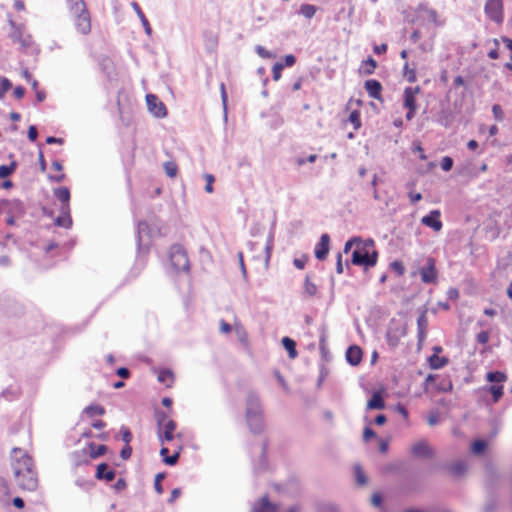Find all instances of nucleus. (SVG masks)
<instances>
[{
  "mask_svg": "<svg viewBox=\"0 0 512 512\" xmlns=\"http://www.w3.org/2000/svg\"><path fill=\"white\" fill-rule=\"evenodd\" d=\"M11 467L17 485L22 490L35 491L38 487V477L32 458L21 448L11 451Z\"/></svg>",
  "mask_w": 512,
  "mask_h": 512,
  "instance_id": "nucleus-1",
  "label": "nucleus"
},
{
  "mask_svg": "<svg viewBox=\"0 0 512 512\" xmlns=\"http://www.w3.org/2000/svg\"><path fill=\"white\" fill-rule=\"evenodd\" d=\"M245 419L252 433L259 434L263 431V407L259 395L254 391H250L246 397Z\"/></svg>",
  "mask_w": 512,
  "mask_h": 512,
  "instance_id": "nucleus-2",
  "label": "nucleus"
},
{
  "mask_svg": "<svg viewBox=\"0 0 512 512\" xmlns=\"http://www.w3.org/2000/svg\"><path fill=\"white\" fill-rule=\"evenodd\" d=\"M66 3L77 31L83 35L88 34L91 31V19L84 0H66Z\"/></svg>",
  "mask_w": 512,
  "mask_h": 512,
  "instance_id": "nucleus-3",
  "label": "nucleus"
},
{
  "mask_svg": "<svg viewBox=\"0 0 512 512\" xmlns=\"http://www.w3.org/2000/svg\"><path fill=\"white\" fill-rule=\"evenodd\" d=\"M163 234L162 226L158 222L148 223L147 221H139L137 225L138 253H147L150 239L162 236Z\"/></svg>",
  "mask_w": 512,
  "mask_h": 512,
  "instance_id": "nucleus-4",
  "label": "nucleus"
},
{
  "mask_svg": "<svg viewBox=\"0 0 512 512\" xmlns=\"http://www.w3.org/2000/svg\"><path fill=\"white\" fill-rule=\"evenodd\" d=\"M169 258L171 266L175 271H189V260L185 249L181 245L175 244L170 248Z\"/></svg>",
  "mask_w": 512,
  "mask_h": 512,
  "instance_id": "nucleus-5",
  "label": "nucleus"
},
{
  "mask_svg": "<svg viewBox=\"0 0 512 512\" xmlns=\"http://www.w3.org/2000/svg\"><path fill=\"white\" fill-rule=\"evenodd\" d=\"M251 512H298V507L291 506L286 508L271 502L268 496H263L253 504Z\"/></svg>",
  "mask_w": 512,
  "mask_h": 512,
  "instance_id": "nucleus-6",
  "label": "nucleus"
},
{
  "mask_svg": "<svg viewBox=\"0 0 512 512\" xmlns=\"http://www.w3.org/2000/svg\"><path fill=\"white\" fill-rule=\"evenodd\" d=\"M378 254L376 251L369 253L366 250L356 249L352 253L351 262L356 266L364 267L365 269L374 267L377 263Z\"/></svg>",
  "mask_w": 512,
  "mask_h": 512,
  "instance_id": "nucleus-7",
  "label": "nucleus"
},
{
  "mask_svg": "<svg viewBox=\"0 0 512 512\" xmlns=\"http://www.w3.org/2000/svg\"><path fill=\"white\" fill-rule=\"evenodd\" d=\"M486 16L495 22L501 24L504 20V8L502 0H487L484 6Z\"/></svg>",
  "mask_w": 512,
  "mask_h": 512,
  "instance_id": "nucleus-8",
  "label": "nucleus"
},
{
  "mask_svg": "<svg viewBox=\"0 0 512 512\" xmlns=\"http://www.w3.org/2000/svg\"><path fill=\"white\" fill-rule=\"evenodd\" d=\"M407 334V329L404 324L391 321L387 333L386 340L390 347L395 348L398 346L400 340Z\"/></svg>",
  "mask_w": 512,
  "mask_h": 512,
  "instance_id": "nucleus-9",
  "label": "nucleus"
},
{
  "mask_svg": "<svg viewBox=\"0 0 512 512\" xmlns=\"http://www.w3.org/2000/svg\"><path fill=\"white\" fill-rule=\"evenodd\" d=\"M146 104L148 111L156 118H164L167 115V109L164 103L154 94L146 95Z\"/></svg>",
  "mask_w": 512,
  "mask_h": 512,
  "instance_id": "nucleus-10",
  "label": "nucleus"
},
{
  "mask_svg": "<svg viewBox=\"0 0 512 512\" xmlns=\"http://www.w3.org/2000/svg\"><path fill=\"white\" fill-rule=\"evenodd\" d=\"M421 280L425 284L435 283L437 280V270L433 258H428L426 264L419 269Z\"/></svg>",
  "mask_w": 512,
  "mask_h": 512,
  "instance_id": "nucleus-11",
  "label": "nucleus"
},
{
  "mask_svg": "<svg viewBox=\"0 0 512 512\" xmlns=\"http://www.w3.org/2000/svg\"><path fill=\"white\" fill-rule=\"evenodd\" d=\"M441 213L439 210H432L427 215L423 216L421 219V223L438 232L442 229L443 223L440 219Z\"/></svg>",
  "mask_w": 512,
  "mask_h": 512,
  "instance_id": "nucleus-12",
  "label": "nucleus"
},
{
  "mask_svg": "<svg viewBox=\"0 0 512 512\" xmlns=\"http://www.w3.org/2000/svg\"><path fill=\"white\" fill-rule=\"evenodd\" d=\"M425 382L427 384L434 382V386L439 392H450L453 389V384L448 377H440L437 375L429 374L426 377Z\"/></svg>",
  "mask_w": 512,
  "mask_h": 512,
  "instance_id": "nucleus-13",
  "label": "nucleus"
},
{
  "mask_svg": "<svg viewBox=\"0 0 512 512\" xmlns=\"http://www.w3.org/2000/svg\"><path fill=\"white\" fill-rule=\"evenodd\" d=\"M54 196L60 201L59 210H70L71 193L68 187L62 186L53 190Z\"/></svg>",
  "mask_w": 512,
  "mask_h": 512,
  "instance_id": "nucleus-14",
  "label": "nucleus"
},
{
  "mask_svg": "<svg viewBox=\"0 0 512 512\" xmlns=\"http://www.w3.org/2000/svg\"><path fill=\"white\" fill-rule=\"evenodd\" d=\"M330 248V236L328 234H322L320 237L319 242L316 244L315 247V257L322 261L326 259Z\"/></svg>",
  "mask_w": 512,
  "mask_h": 512,
  "instance_id": "nucleus-15",
  "label": "nucleus"
},
{
  "mask_svg": "<svg viewBox=\"0 0 512 512\" xmlns=\"http://www.w3.org/2000/svg\"><path fill=\"white\" fill-rule=\"evenodd\" d=\"M420 92V87H406L403 92V107L417 109L416 95Z\"/></svg>",
  "mask_w": 512,
  "mask_h": 512,
  "instance_id": "nucleus-16",
  "label": "nucleus"
},
{
  "mask_svg": "<svg viewBox=\"0 0 512 512\" xmlns=\"http://www.w3.org/2000/svg\"><path fill=\"white\" fill-rule=\"evenodd\" d=\"M411 453L415 457H420V458H430L433 456V450L425 440L416 442L411 447Z\"/></svg>",
  "mask_w": 512,
  "mask_h": 512,
  "instance_id": "nucleus-17",
  "label": "nucleus"
},
{
  "mask_svg": "<svg viewBox=\"0 0 512 512\" xmlns=\"http://www.w3.org/2000/svg\"><path fill=\"white\" fill-rule=\"evenodd\" d=\"M176 422L174 420H167L166 423L158 431L159 441L163 444L165 441L170 442L174 439V431L176 429Z\"/></svg>",
  "mask_w": 512,
  "mask_h": 512,
  "instance_id": "nucleus-18",
  "label": "nucleus"
},
{
  "mask_svg": "<svg viewBox=\"0 0 512 512\" xmlns=\"http://www.w3.org/2000/svg\"><path fill=\"white\" fill-rule=\"evenodd\" d=\"M362 350L357 345H351L346 351V360L352 366H357L362 360Z\"/></svg>",
  "mask_w": 512,
  "mask_h": 512,
  "instance_id": "nucleus-19",
  "label": "nucleus"
},
{
  "mask_svg": "<svg viewBox=\"0 0 512 512\" xmlns=\"http://www.w3.org/2000/svg\"><path fill=\"white\" fill-rule=\"evenodd\" d=\"M364 88L371 98H374V99L380 98L381 91H382V85L378 80H376V79L366 80L364 83Z\"/></svg>",
  "mask_w": 512,
  "mask_h": 512,
  "instance_id": "nucleus-20",
  "label": "nucleus"
},
{
  "mask_svg": "<svg viewBox=\"0 0 512 512\" xmlns=\"http://www.w3.org/2000/svg\"><path fill=\"white\" fill-rule=\"evenodd\" d=\"M116 476L115 470L111 469L107 463H101L97 466L96 478L106 480L108 482L114 480Z\"/></svg>",
  "mask_w": 512,
  "mask_h": 512,
  "instance_id": "nucleus-21",
  "label": "nucleus"
},
{
  "mask_svg": "<svg viewBox=\"0 0 512 512\" xmlns=\"http://www.w3.org/2000/svg\"><path fill=\"white\" fill-rule=\"evenodd\" d=\"M385 408V401L382 394L378 391L374 392L367 402V410H382Z\"/></svg>",
  "mask_w": 512,
  "mask_h": 512,
  "instance_id": "nucleus-22",
  "label": "nucleus"
},
{
  "mask_svg": "<svg viewBox=\"0 0 512 512\" xmlns=\"http://www.w3.org/2000/svg\"><path fill=\"white\" fill-rule=\"evenodd\" d=\"M9 23L13 28H16L14 33L15 40L18 41L23 48H29L33 43L32 37L30 35H25L21 31L20 27H16L14 21L10 20Z\"/></svg>",
  "mask_w": 512,
  "mask_h": 512,
  "instance_id": "nucleus-23",
  "label": "nucleus"
},
{
  "mask_svg": "<svg viewBox=\"0 0 512 512\" xmlns=\"http://www.w3.org/2000/svg\"><path fill=\"white\" fill-rule=\"evenodd\" d=\"M60 215L55 219V225L59 227H63L66 229H70L72 227L73 221L71 218V211L70 210H59Z\"/></svg>",
  "mask_w": 512,
  "mask_h": 512,
  "instance_id": "nucleus-24",
  "label": "nucleus"
},
{
  "mask_svg": "<svg viewBox=\"0 0 512 512\" xmlns=\"http://www.w3.org/2000/svg\"><path fill=\"white\" fill-rule=\"evenodd\" d=\"M486 380L493 385H502L507 380L505 373L501 371H490L486 374Z\"/></svg>",
  "mask_w": 512,
  "mask_h": 512,
  "instance_id": "nucleus-25",
  "label": "nucleus"
},
{
  "mask_svg": "<svg viewBox=\"0 0 512 512\" xmlns=\"http://www.w3.org/2000/svg\"><path fill=\"white\" fill-rule=\"evenodd\" d=\"M132 7L135 10L137 16L139 17V19H140V21H141V23L143 25V28L145 30V33L147 35H151V33H152L151 26H150L149 21L147 20V18L145 16V14L141 10L140 6L136 2H133L132 3Z\"/></svg>",
  "mask_w": 512,
  "mask_h": 512,
  "instance_id": "nucleus-26",
  "label": "nucleus"
},
{
  "mask_svg": "<svg viewBox=\"0 0 512 512\" xmlns=\"http://www.w3.org/2000/svg\"><path fill=\"white\" fill-rule=\"evenodd\" d=\"M485 391L489 392L492 395L493 402L497 403L504 394V386L503 385H490L483 388Z\"/></svg>",
  "mask_w": 512,
  "mask_h": 512,
  "instance_id": "nucleus-27",
  "label": "nucleus"
},
{
  "mask_svg": "<svg viewBox=\"0 0 512 512\" xmlns=\"http://www.w3.org/2000/svg\"><path fill=\"white\" fill-rule=\"evenodd\" d=\"M282 345L288 352V355L290 358L293 359L297 356L296 342L293 339H291L289 337H283Z\"/></svg>",
  "mask_w": 512,
  "mask_h": 512,
  "instance_id": "nucleus-28",
  "label": "nucleus"
},
{
  "mask_svg": "<svg viewBox=\"0 0 512 512\" xmlns=\"http://www.w3.org/2000/svg\"><path fill=\"white\" fill-rule=\"evenodd\" d=\"M158 381L170 387L173 382V372L170 369H161L158 373Z\"/></svg>",
  "mask_w": 512,
  "mask_h": 512,
  "instance_id": "nucleus-29",
  "label": "nucleus"
},
{
  "mask_svg": "<svg viewBox=\"0 0 512 512\" xmlns=\"http://www.w3.org/2000/svg\"><path fill=\"white\" fill-rule=\"evenodd\" d=\"M428 361L432 369H440L448 363V359L446 357H439L435 354L430 356Z\"/></svg>",
  "mask_w": 512,
  "mask_h": 512,
  "instance_id": "nucleus-30",
  "label": "nucleus"
},
{
  "mask_svg": "<svg viewBox=\"0 0 512 512\" xmlns=\"http://www.w3.org/2000/svg\"><path fill=\"white\" fill-rule=\"evenodd\" d=\"M84 413L89 417L101 416L105 414V409L101 405L92 404L84 409Z\"/></svg>",
  "mask_w": 512,
  "mask_h": 512,
  "instance_id": "nucleus-31",
  "label": "nucleus"
},
{
  "mask_svg": "<svg viewBox=\"0 0 512 512\" xmlns=\"http://www.w3.org/2000/svg\"><path fill=\"white\" fill-rule=\"evenodd\" d=\"M317 11L316 6L304 3L300 6L299 14L303 15L306 19H311Z\"/></svg>",
  "mask_w": 512,
  "mask_h": 512,
  "instance_id": "nucleus-32",
  "label": "nucleus"
},
{
  "mask_svg": "<svg viewBox=\"0 0 512 512\" xmlns=\"http://www.w3.org/2000/svg\"><path fill=\"white\" fill-rule=\"evenodd\" d=\"M107 451L106 445H95L94 443L90 444V456L92 459H96L102 455H104Z\"/></svg>",
  "mask_w": 512,
  "mask_h": 512,
  "instance_id": "nucleus-33",
  "label": "nucleus"
},
{
  "mask_svg": "<svg viewBox=\"0 0 512 512\" xmlns=\"http://www.w3.org/2000/svg\"><path fill=\"white\" fill-rule=\"evenodd\" d=\"M17 168V163L12 161L9 165L0 166V178L5 179L10 176Z\"/></svg>",
  "mask_w": 512,
  "mask_h": 512,
  "instance_id": "nucleus-34",
  "label": "nucleus"
},
{
  "mask_svg": "<svg viewBox=\"0 0 512 512\" xmlns=\"http://www.w3.org/2000/svg\"><path fill=\"white\" fill-rule=\"evenodd\" d=\"M450 471L455 476H460L466 471V464L461 460L455 461L450 465Z\"/></svg>",
  "mask_w": 512,
  "mask_h": 512,
  "instance_id": "nucleus-35",
  "label": "nucleus"
},
{
  "mask_svg": "<svg viewBox=\"0 0 512 512\" xmlns=\"http://www.w3.org/2000/svg\"><path fill=\"white\" fill-rule=\"evenodd\" d=\"M273 240H274V233L271 230L268 234L267 242H266V246H265V262H266V264L269 262V260L271 258V253H272V249H273Z\"/></svg>",
  "mask_w": 512,
  "mask_h": 512,
  "instance_id": "nucleus-36",
  "label": "nucleus"
},
{
  "mask_svg": "<svg viewBox=\"0 0 512 512\" xmlns=\"http://www.w3.org/2000/svg\"><path fill=\"white\" fill-rule=\"evenodd\" d=\"M486 448H487V443L485 440H482V439L475 440L471 446V450L475 455L482 454L486 450Z\"/></svg>",
  "mask_w": 512,
  "mask_h": 512,
  "instance_id": "nucleus-37",
  "label": "nucleus"
},
{
  "mask_svg": "<svg viewBox=\"0 0 512 512\" xmlns=\"http://www.w3.org/2000/svg\"><path fill=\"white\" fill-rule=\"evenodd\" d=\"M266 448H267V443H266V442H264V443L262 444V448H261V456H260L259 462H258L257 466H255V470H256V471H262V470H265V469H266V467H267V460H266V456H265Z\"/></svg>",
  "mask_w": 512,
  "mask_h": 512,
  "instance_id": "nucleus-38",
  "label": "nucleus"
},
{
  "mask_svg": "<svg viewBox=\"0 0 512 512\" xmlns=\"http://www.w3.org/2000/svg\"><path fill=\"white\" fill-rule=\"evenodd\" d=\"M8 485L4 479H0V503L8 504Z\"/></svg>",
  "mask_w": 512,
  "mask_h": 512,
  "instance_id": "nucleus-39",
  "label": "nucleus"
},
{
  "mask_svg": "<svg viewBox=\"0 0 512 512\" xmlns=\"http://www.w3.org/2000/svg\"><path fill=\"white\" fill-rule=\"evenodd\" d=\"M404 77L408 82L413 83L416 81V71L414 68H410L409 64L406 62L403 67Z\"/></svg>",
  "mask_w": 512,
  "mask_h": 512,
  "instance_id": "nucleus-40",
  "label": "nucleus"
},
{
  "mask_svg": "<svg viewBox=\"0 0 512 512\" xmlns=\"http://www.w3.org/2000/svg\"><path fill=\"white\" fill-rule=\"evenodd\" d=\"M349 122L353 125L354 129L357 130L361 126L360 113L354 110L349 115Z\"/></svg>",
  "mask_w": 512,
  "mask_h": 512,
  "instance_id": "nucleus-41",
  "label": "nucleus"
},
{
  "mask_svg": "<svg viewBox=\"0 0 512 512\" xmlns=\"http://www.w3.org/2000/svg\"><path fill=\"white\" fill-rule=\"evenodd\" d=\"M428 318L426 311L420 313L417 318V330H427Z\"/></svg>",
  "mask_w": 512,
  "mask_h": 512,
  "instance_id": "nucleus-42",
  "label": "nucleus"
},
{
  "mask_svg": "<svg viewBox=\"0 0 512 512\" xmlns=\"http://www.w3.org/2000/svg\"><path fill=\"white\" fill-rule=\"evenodd\" d=\"M304 291L309 296H314L317 293V286L310 282L309 277L307 276L304 282Z\"/></svg>",
  "mask_w": 512,
  "mask_h": 512,
  "instance_id": "nucleus-43",
  "label": "nucleus"
},
{
  "mask_svg": "<svg viewBox=\"0 0 512 512\" xmlns=\"http://www.w3.org/2000/svg\"><path fill=\"white\" fill-rule=\"evenodd\" d=\"M164 170L167 176L169 177H175L178 171L177 165L174 162H165L164 163Z\"/></svg>",
  "mask_w": 512,
  "mask_h": 512,
  "instance_id": "nucleus-44",
  "label": "nucleus"
},
{
  "mask_svg": "<svg viewBox=\"0 0 512 512\" xmlns=\"http://www.w3.org/2000/svg\"><path fill=\"white\" fill-rule=\"evenodd\" d=\"M255 52L257 53V55L259 57L264 58V59H271L274 57V54L272 52L268 51L266 48H264L261 45H256Z\"/></svg>",
  "mask_w": 512,
  "mask_h": 512,
  "instance_id": "nucleus-45",
  "label": "nucleus"
},
{
  "mask_svg": "<svg viewBox=\"0 0 512 512\" xmlns=\"http://www.w3.org/2000/svg\"><path fill=\"white\" fill-rule=\"evenodd\" d=\"M12 87L11 81L3 77L0 79V99L3 98L4 94Z\"/></svg>",
  "mask_w": 512,
  "mask_h": 512,
  "instance_id": "nucleus-46",
  "label": "nucleus"
},
{
  "mask_svg": "<svg viewBox=\"0 0 512 512\" xmlns=\"http://www.w3.org/2000/svg\"><path fill=\"white\" fill-rule=\"evenodd\" d=\"M453 159L450 157V156H444L442 159H441V162H440V166L442 168L443 171H450L453 167Z\"/></svg>",
  "mask_w": 512,
  "mask_h": 512,
  "instance_id": "nucleus-47",
  "label": "nucleus"
},
{
  "mask_svg": "<svg viewBox=\"0 0 512 512\" xmlns=\"http://www.w3.org/2000/svg\"><path fill=\"white\" fill-rule=\"evenodd\" d=\"M364 65L365 73L370 75L374 72L375 68L377 67V62L372 57H368L367 60L364 62Z\"/></svg>",
  "mask_w": 512,
  "mask_h": 512,
  "instance_id": "nucleus-48",
  "label": "nucleus"
},
{
  "mask_svg": "<svg viewBox=\"0 0 512 512\" xmlns=\"http://www.w3.org/2000/svg\"><path fill=\"white\" fill-rule=\"evenodd\" d=\"M284 69V65L280 62H277L272 67V77L273 80L278 81L281 78V72Z\"/></svg>",
  "mask_w": 512,
  "mask_h": 512,
  "instance_id": "nucleus-49",
  "label": "nucleus"
},
{
  "mask_svg": "<svg viewBox=\"0 0 512 512\" xmlns=\"http://www.w3.org/2000/svg\"><path fill=\"white\" fill-rule=\"evenodd\" d=\"M391 269L398 275L402 276L405 272L404 265L401 261L395 260L390 264Z\"/></svg>",
  "mask_w": 512,
  "mask_h": 512,
  "instance_id": "nucleus-50",
  "label": "nucleus"
},
{
  "mask_svg": "<svg viewBox=\"0 0 512 512\" xmlns=\"http://www.w3.org/2000/svg\"><path fill=\"white\" fill-rule=\"evenodd\" d=\"M179 457H180V451L178 450V451L174 452V454H172L170 456L168 455L167 457H165L163 459V462L169 466H174L178 462Z\"/></svg>",
  "mask_w": 512,
  "mask_h": 512,
  "instance_id": "nucleus-51",
  "label": "nucleus"
},
{
  "mask_svg": "<svg viewBox=\"0 0 512 512\" xmlns=\"http://www.w3.org/2000/svg\"><path fill=\"white\" fill-rule=\"evenodd\" d=\"M164 477H165L164 473H158L155 476L154 488L158 494L163 493V487L161 485V481L164 479Z\"/></svg>",
  "mask_w": 512,
  "mask_h": 512,
  "instance_id": "nucleus-52",
  "label": "nucleus"
},
{
  "mask_svg": "<svg viewBox=\"0 0 512 512\" xmlns=\"http://www.w3.org/2000/svg\"><path fill=\"white\" fill-rule=\"evenodd\" d=\"M355 477L359 485H364L367 482L366 476L359 466L355 467Z\"/></svg>",
  "mask_w": 512,
  "mask_h": 512,
  "instance_id": "nucleus-53",
  "label": "nucleus"
},
{
  "mask_svg": "<svg viewBox=\"0 0 512 512\" xmlns=\"http://www.w3.org/2000/svg\"><path fill=\"white\" fill-rule=\"evenodd\" d=\"M317 159L316 154H311L307 158L304 157H297L295 162L298 166H303L306 162L314 163Z\"/></svg>",
  "mask_w": 512,
  "mask_h": 512,
  "instance_id": "nucleus-54",
  "label": "nucleus"
},
{
  "mask_svg": "<svg viewBox=\"0 0 512 512\" xmlns=\"http://www.w3.org/2000/svg\"><path fill=\"white\" fill-rule=\"evenodd\" d=\"M356 243H361V238L360 237H352L350 238L344 245V249H343V252L344 253H348L351 248L353 247L354 244Z\"/></svg>",
  "mask_w": 512,
  "mask_h": 512,
  "instance_id": "nucleus-55",
  "label": "nucleus"
},
{
  "mask_svg": "<svg viewBox=\"0 0 512 512\" xmlns=\"http://www.w3.org/2000/svg\"><path fill=\"white\" fill-rule=\"evenodd\" d=\"M205 180H206V185H205V191L207 193H212L213 192V183L215 181V178L212 174H205Z\"/></svg>",
  "mask_w": 512,
  "mask_h": 512,
  "instance_id": "nucleus-56",
  "label": "nucleus"
},
{
  "mask_svg": "<svg viewBox=\"0 0 512 512\" xmlns=\"http://www.w3.org/2000/svg\"><path fill=\"white\" fill-rule=\"evenodd\" d=\"M156 419H157L158 429H160L166 423V421L169 420L166 413L162 412V411L156 412Z\"/></svg>",
  "mask_w": 512,
  "mask_h": 512,
  "instance_id": "nucleus-57",
  "label": "nucleus"
},
{
  "mask_svg": "<svg viewBox=\"0 0 512 512\" xmlns=\"http://www.w3.org/2000/svg\"><path fill=\"white\" fill-rule=\"evenodd\" d=\"M424 11L426 13L428 21L433 22L434 24H437L438 15H437L436 10H434L432 8H425Z\"/></svg>",
  "mask_w": 512,
  "mask_h": 512,
  "instance_id": "nucleus-58",
  "label": "nucleus"
},
{
  "mask_svg": "<svg viewBox=\"0 0 512 512\" xmlns=\"http://www.w3.org/2000/svg\"><path fill=\"white\" fill-rule=\"evenodd\" d=\"M489 332L488 331H481L477 334L476 339L479 344L485 345L489 341Z\"/></svg>",
  "mask_w": 512,
  "mask_h": 512,
  "instance_id": "nucleus-59",
  "label": "nucleus"
},
{
  "mask_svg": "<svg viewBox=\"0 0 512 512\" xmlns=\"http://www.w3.org/2000/svg\"><path fill=\"white\" fill-rule=\"evenodd\" d=\"M403 512H451L449 510H438L435 508H425V509H418V508H408L405 509Z\"/></svg>",
  "mask_w": 512,
  "mask_h": 512,
  "instance_id": "nucleus-60",
  "label": "nucleus"
},
{
  "mask_svg": "<svg viewBox=\"0 0 512 512\" xmlns=\"http://www.w3.org/2000/svg\"><path fill=\"white\" fill-rule=\"evenodd\" d=\"M427 422L430 426L436 425L439 422V413L437 411L430 412L427 417Z\"/></svg>",
  "mask_w": 512,
  "mask_h": 512,
  "instance_id": "nucleus-61",
  "label": "nucleus"
},
{
  "mask_svg": "<svg viewBox=\"0 0 512 512\" xmlns=\"http://www.w3.org/2000/svg\"><path fill=\"white\" fill-rule=\"evenodd\" d=\"M132 454V448L129 444H126L120 451V457L123 459V460H127L130 458Z\"/></svg>",
  "mask_w": 512,
  "mask_h": 512,
  "instance_id": "nucleus-62",
  "label": "nucleus"
},
{
  "mask_svg": "<svg viewBox=\"0 0 512 512\" xmlns=\"http://www.w3.org/2000/svg\"><path fill=\"white\" fill-rule=\"evenodd\" d=\"M38 137V131H37V128L36 126L34 125H31L29 128H28V139L31 141V142H35L36 139Z\"/></svg>",
  "mask_w": 512,
  "mask_h": 512,
  "instance_id": "nucleus-63",
  "label": "nucleus"
},
{
  "mask_svg": "<svg viewBox=\"0 0 512 512\" xmlns=\"http://www.w3.org/2000/svg\"><path fill=\"white\" fill-rule=\"evenodd\" d=\"M116 375L122 379H128L130 377V371L126 367H120L116 370Z\"/></svg>",
  "mask_w": 512,
  "mask_h": 512,
  "instance_id": "nucleus-64",
  "label": "nucleus"
}]
</instances>
